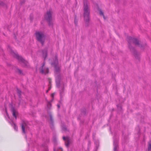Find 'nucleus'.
Here are the masks:
<instances>
[{
    "label": "nucleus",
    "instance_id": "obj_1",
    "mask_svg": "<svg viewBox=\"0 0 151 151\" xmlns=\"http://www.w3.org/2000/svg\"><path fill=\"white\" fill-rule=\"evenodd\" d=\"M84 17L86 26H88L89 20L90 9L88 5L87 0L83 1Z\"/></svg>",
    "mask_w": 151,
    "mask_h": 151
},
{
    "label": "nucleus",
    "instance_id": "obj_2",
    "mask_svg": "<svg viewBox=\"0 0 151 151\" xmlns=\"http://www.w3.org/2000/svg\"><path fill=\"white\" fill-rule=\"evenodd\" d=\"M8 50L12 56L17 58L19 62L22 64L23 66L28 67L29 65L28 63L21 56H19L18 54L14 53L12 50L11 47L9 46L8 47Z\"/></svg>",
    "mask_w": 151,
    "mask_h": 151
},
{
    "label": "nucleus",
    "instance_id": "obj_3",
    "mask_svg": "<svg viewBox=\"0 0 151 151\" xmlns=\"http://www.w3.org/2000/svg\"><path fill=\"white\" fill-rule=\"evenodd\" d=\"M35 35L37 40L43 45L45 39V36L43 33L41 32H36Z\"/></svg>",
    "mask_w": 151,
    "mask_h": 151
},
{
    "label": "nucleus",
    "instance_id": "obj_4",
    "mask_svg": "<svg viewBox=\"0 0 151 151\" xmlns=\"http://www.w3.org/2000/svg\"><path fill=\"white\" fill-rule=\"evenodd\" d=\"M128 42L130 44L132 42H133L135 45H138L139 47H140L141 49H143L144 48L143 47L145 45H140L139 43V41L136 38H134L130 36H129L127 37Z\"/></svg>",
    "mask_w": 151,
    "mask_h": 151
},
{
    "label": "nucleus",
    "instance_id": "obj_5",
    "mask_svg": "<svg viewBox=\"0 0 151 151\" xmlns=\"http://www.w3.org/2000/svg\"><path fill=\"white\" fill-rule=\"evenodd\" d=\"M52 11L51 10H50L47 11L45 15V19L49 22V25L50 26H52V23L51 22L52 20Z\"/></svg>",
    "mask_w": 151,
    "mask_h": 151
},
{
    "label": "nucleus",
    "instance_id": "obj_6",
    "mask_svg": "<svg viewBox=\"0 0 151 151\" xmlns=\"http://www.w3.org/2000/svg\"><path fill=\"white\" fill-rule=\"evenodd\" d=\"M40 72L43 74H46L49 72V69L47 68L45 66V63H44L42 66L40 68Z\"/></svg>",
    "mask_w": 151,
    "mask_h": 151
},
{
    "label": "nucleus",
    "instance_id": "obj_7",
    "mask_svg": "<svg viewBox=\"0 0 151 151\" xmlns=\"http://www.w3.org/2000/svg\"><path fill=\"white\" fill-rule=\"evenodd\" d=\"M22 133L25 134L28 130H29L28 127L26 123L23 121L21 124Z\"/></svg>",
    "mask_w": 151,
    "mask_h": 151
},
{
    "label": "nucleus",
    "instance_id": "obj_8",
    "mask_svg": "<svg viewBox=\"0 0 151 151\" xmlns=\"http://www.w3.org/2000/svg\"><path fill=\"white\" fill-rule=\"evenodd\" d=\"M129 48L130 49V50L133 52L136 58L139 59V55L138 54L136 51L135 50L134 48L132 47L131 46L129 45Z\"/></svg>",
    "mask_w": 151,
    "mask_h": 151
},
{
    "label": "nucleus",
    "instance_id": "obj_9",
    "mask_svg": "<svg viewBox=\"0 0 151 151\" xmlns=\"http://www.w3.org/2000/svg\"><path fill=\"white\" fill-rule=\"evenodd\" d=\"M47 48H46L42 51V56L44 58V60L47 57Z\"/></svg>",
    "mask_w": 151,
    "mask_h": 151
},
{
    "label": "nucleus",
    "instance_id": "obj_10",
    "mask_svg": "<svg viewBox=\"0 0 151 151\" xmlns=\"http://www.w3.org/2000/svg\"><path fill=\"white\" fill-rule=\"evenodd\" d=\"M11 111L13 116L16 119L17 118V115L18 114V112L14 108H12L11 109Z\"/></svg>",
    "mask_w": 151,
    "mask_h": 151
},
{
    "label": "nucleus",
    "instance_id": "obj_11",
    "mask_svg": "<svg viewBox=\"0 0 151 151\" xmlns=\"http://www.w3.org/2000/svg\"><path fill=\"white\" fill-rule=\"evenodd\" d=\"M63 139L65 141V145L66 147H68L70 144V142L68 138H66L65 137H63Z\"/></svg>",
    "mask_w": 151,
    "mask_h": 151
},
{
    "label": "nucleus",
    "instance_id": "obj_12",
    "mask_svg": "<svg viewBox=\"0 0 151 151\" xmlns=\"http://www.w3.org/2000/svg\"><path fill=\"white\" fill-rule=\"evenodd\" d=\"M55 72L56 74H58L60 71V68L58 66L55 65Z\"/></svg>",
    "mask_w": 151,
    "mask_h": 151
},
{
    "label": "nucleus",
    "instance_id": "obj_13",
    "mask_svg": "<svg viewBox=\"0 0 151 151\" xmlns=\"http://www.w3.org/2000/svg\"><path fill=\"white\" fill-rule=\"evenodd\" d=\"M56 82L57 86H59L60 83V79L58 76L56 78Z\"/></svg>",
    "mask_w": 151,
    "mask_h": 151
},
{
    "label": "nucleus",
    "instance_id": "obj_14",
    "mask_svg": "<svg viewBox=\"0 0 151 151\" xmlns=\"http://www.w3.org/2000/svg\"><path fill=\"white\" fill-rule=\"evenodd\" d=\"M114 151H117V148L118 147V145L117 142H114Z\"/></svg>",
    "mask_w": 151,
    "mask_h": 151
},
{
    "label": "nucleus",
    "instance_id": "obj_15",
    "mask_svg": "<svg viewBox=\"0 0 151 151\" xmlns=\"http://www.w3.org/2000/svg\"><path fill=\"white\" fill-rule=\"evenodd\" d=\"M11 124L12 125V126L13 127V128H14L15 130L16 131H17L18 130V128L16 126V125L13 122H12Z\"/></svg>",
    "mask_w": 151,
    "mask_h": 151
},
{
    "label": "nucleus",
    "instance_id": "obj_16",
    "mask_svg": "<svg viewBox=\"0 0 151 151\" xmlns=\"http://www.w3.org/2000/svg\"><path fill=\"white\" fill-rule=\"evenodd\" d=\"M17 92L18 94V96L19 97H21V93H22V92L21 91L19 90L18 88L17 89Z\"/></svg>",
    "mask_w": 151,
    "mask_h": 151
},
{
    "label": "nucleus",
    "instance_id": "obj_17",
    "mask_svg": "<svg viewBox=\"0 0 151 151\" xmlns=\"http://www.w3.org/2000/svg\"><path fill=\"white\" fill-rule=\"evenodd\" d=\"M60 95L61 97H62L64 95V89L62 88L60 91Z\"/></svg>",
    "mask_w": 151,
    "mask_h": 151
},
{
    "label": "nucleus",
    "instance_id": "obj_18",
    "mask_svg": "<svg viewBox=\"0 0 151 151\" xmlns=\"http://www.w3.org/2000/svg\"><path fill=\"white\" fill-rule=\"evenodd\" d=\"M50 123L52 124L53 123V120L52 115L50 114Z\"/></svg>",
    "mask_w": 151,
    "mask_h": 151
},
{
    "label": "nucleus",
    "instance_id": "obj_19",
    "mask_svg": "<svg viewBox=\"0 0 151 151\" xmlns=\"http://www.w3.org/2000/svg\"><path fill=\"white\" fill-rule=\"evenodd\" d=\"M54 151H63V150L62 148H59L58 149L56 150L55 148L54 149Z\"/></svg>",
    "mask_w": 151,
    "mask_h": 151
},
{
    "label": "nucleus",
    "instance_id": "obj_20",
    "mask_svg": "<svg viewBox=\"0 0 151 151\" xmlns=\"http://www.w3.org/2000/svg\"><path fill=\"white\" fill-rule=\"evenodd\" d=\"M47 106L48 108L50 109L51 106V104L50 102H48L47 104Z\"/></svg>",
    "mask_w": 151,
    "mask_h": 151
},
{
    "label": "nucleus",
    "instance_id": "obj_21",
    "mask_svg": "<svg viewBox=\"0 0 151 151\" xmlns=\"http://www.w3.org/2000/svg\"><path fill=\"white\" fill-rule=\"evenodd\" d=\"M148 149L149 151H151V144L150 143L148 144Z\"/></svg>",
    "mask_w": 151,
    "mask_h": 151
},
{
    "label": "nucleus",
    "instance_id": "obj_22",
    "mask_svg": "<svg viewBox=\"0 0 151 151\" xmlns=\"http://www.w3.org/2000/svg\"><path fill=\"white\" fill-rule=\"evenodd\" d=\"M99 14L101 15H102V16H103V17L104 18H104V14H103V12L101 10H99Z\"/></svg>",
    "mask_w": 151,
    "mask_h": 151
},
{
    "label": "nucleus",
    "instance_id": "obj_23",
    "mask_svg": "<svg viewBox=\"0 0 151 151\" xmlns=\"http://www.w3.org/2000/svg\"><path fill=\"white\" fill-rule=\"evenodd\" d=\"M17 70H18V72L19 73V74H22V71L21 70L18 69H17Z\"/></svg>",
    "mask_w": 151,
    "mask_h": 151
},
{
    "label": "nucleus",
    "instance_id": "obj_24",
    "mask_svg": "<svg viewBox=\"0 0 151 151\" xmlns=\"http://www.w3.org/2000/svg\"><path fill=\"white\" fill-rule=\"evenodd\" d=\"M4 3L3 1H0V6H4Z\"/></svg>",
    "mask_w": 151,
    "mask_h": 151
},
{
    "label": "nucleus",
    "instance_id": "obj_25",
    "mask_svg": "<svg viewBox=\"0 0 151 151\" xmlns=\"http://www.w3.org/2000/svg\"><path fill=\"white\" fill-rule=\"evenodd\" d=\"M62 129H63V130H65V131L66 130V128L65 127H62Z\"/></svg>",
    "mask_w": 151,
    "mask_h": 151
},
{
    "label": "nucleus",
    "instance_id": "obj_26",
    "mask_svg": "<svg viewBox=\"0 0 151 151\" xmlns=\"http://www.w3.org/2000/svg\"><path fill=\"white\" fill-rule=\"evenodd\" d=\"M54 94H55V93H52L51 95V96L52 97H53L54 96Z\"/></svg>",
    "mask_w": 151,
    "mask_h": 151
},
{
    "label": "nucleus",
    "instance_id": "obj_27",
    "mask_svg": "<svg viewBox=\"0 0 151 151\" xmlns=\"http://www.w3.org/2000/svg\"><path fill=\"white\" fill-rule=\"evenodd\" d=\"M44 151H48L47 148H46Z\"/></svg>",
    "mask_w": 151,
    "mask_h": 151
},
{
    "label": "nucleus",
    "instance_id": "obj_28",
    "mask_svg": "<svg viewBox=\"0 0 151 151\" xmlns=\"http://www.w3.org/2000/svg\"><path fill=\"white\" fill-rule=\"evenodd\" d=\"M57 106L58 107V108H60V105H59V104H58L57 105Z\"/></svg>",
    "mask_w": 151,
    "mask_h": 151
},
{
    "label": "nucleus",
    "instance_id": "obj_29",
    "mask_svg": "<svg viewBox=\"0 0 151 151\" xmlns=\"http://www.w3.org/2000/svg\"><path fill=\"white\" fill-rule=\"evenodd\" d=\"M5 111H6V112L7 113V110H6H6H5Z\"/></svg>",
    "mask_w": 151,
    "mask_h": 151
},
{
    "label": "nucleus",
    "instance_id": "obj_30",
    "mask_svg": "<svg viewBox=\"0 0 151 151\" xmlns=\"http://www.w3.org/2000/svg\"><path fill=\"white\" fill-rule=\"evenodd\" d=\"M50 88H49L48 90L47 91V92H48V91L50 90Z\"/></svg>",
    "mask_w": 151,
    "mask_h": 151
},
{
    "label": "nucleus",
    "instance_id": "obj_31",
    "mask_svg": "<svg viewBox=\"0 0 151 151\" xmlns=\"http://www.w3.org/2000/svg\"><path fill=\"white\" fill-rule=\"evenodd\" d=\"M53 99H52L51 101H53Z\"/></svg>",
    "mask_w": 151,
    "mask_h": 151
},
{
    "label": "nucleus",
    "instance_id": "obj_32",
    "mask_svg": "<svg viewBox=\"0 0 151 151\" xmlns=\"http://www.w3.org/2000/svg\"><path fill=\"white\" fill-rule=\"evenodd\" d=\"M49 83H51V82H50V81H49Z\"/></svg>",
    "mask_w": 151,
    "mask_h": 151
}]
</instances>
